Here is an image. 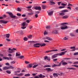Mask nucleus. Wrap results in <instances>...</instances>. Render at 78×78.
Wrapping results in <instances>:
<instances>
[{"label":"nucleus","mask_w":78,"mask_h":78,"mask_svg":"<svg viewBox=\"0 0 78 78\" xmlns=\"http://www.w3.org/2000/svg\"><path fill=\"white\" fill-rule=\"evenodd\" d=\"M63 39H64V40H68V38L65 37Z\"/></svg>","instance_id":"51"},{"label":"nucleus","mask_w":78,"mask_h":78,"mask_svg":"<svg viewBox=\"0 0 78 78\" xmlns=\"http://www.w3.org/2000/svg\"><path fill=\"white\" fill-rule=\"evenodd\" d=\"M0 22L1 23H4V24L7 23L8 22L7 21H3V20H1Z\"/></svg>","instance_id":"14"},{"label":"nucleus","mask_w":78,"mask_h":78,"mask_svg":"<svg viewBox=\"0 0 78 78\" xmlns=\"http://www.w3.org/2000/svg\"><path fill=\"white\" fill-rule=\"evenodd\" d=\"M58 51V50L57 49H54V50H52L50 51Z\"/></svg>","instance_id":"31"},{"label":"nucleus","mask_w":78,"mask_h":78,"mask_svg":"<svg viewBox=\"0 0 78 78\" xmlns=\"http://www.w3.org/2000/svg\"><path fill=\"white\" fill-rule=\"evenodd\" d=\"M25 64H30V62L27 61H25Z\"/></svg>","instance_id":"42"},{"label":"nucleus","mask_w":78,"mask_h":78,"mask_svg":"<svg viewBox=\"0 0 78 78\" xmlns=\"http://www.w3.org/2000/svg\"><path fill=\"white\" fill-rule=\"evenodd\" d=\"M61 2H58V5H61Z\"/></svg>","instance_id":"61"},{"label":"nucleus","mask_w":78,"mask_h":78,"mask_svg":"<svg viewBox=\"0 0 78 78\" xmlns=\"http://www.w3.org/2000/svg\"><path fill=\"white\" fill-rule=\"evenodd\" d=\"M24 58V56L23 55H21L20 56V59H22V58Z\"/></svg>","instance_id":"45"},{"label":"nucleus","mask_w":78,"mask_h":78,"mask_svg":"<svg viewBox=\"0 0 78 78\" xmlns=\"http://www.w3.org/2000/svg\"><path fill=\"white\" fill-rule=\"evenodd\" d=\"M46 44L44 43L43 44H40L39 43H36L35 44H33L34 47H40V46H37V45H41V47H44L45 46Z\"/></svg>","instance_id":"1"},{"label":"nucleus","mask_w":78,"mask_h":78,"mask_svg":"<svg viewBox=\"0 0 78 78\" xmlns=\"http://www.w3.org/2000/svg\"><path fill=\"white\" fill-rule=\"evenodd\" d=\"M29 42L30 43H33L34 44V43H36V41H29Z\"/></svg>","instance_id":"34"},{"label":"nucleus","mask_w":78,"mask_h":78,"mask_svg":"<svg viewBox=\"0 0 78 78\" xmlns=\"http://www.w3.org/2000/svg\"><path fill=\"white\" fill-rule=\"evenodd\" d=\"M65 8V7H64V6H60L59 7V9H62V8Z\"/></svg>","instance_id":"48"},{"label":"nucleus","mask_w":78,"mask_h":78,"mask_svg":"<svg viewBox=\"0 0 78 78\" xmlns=\"http://www.w3.org/2000/svg\"><path fill=\"white\" fill-rule=\"evenodd\" d=\"M20 34L22 35V36L23 35V31H21L20 32Z\"/></svg>","instance_id":"46"},{"label":"nucleus","mask_w":78,"mask_h":78,"mask_svg":"<svg viewBox=\"0 0 78 78\" xmlns=\"http://www.w3.org/2000/svg\"><path fill=\"white\" fill-rule=\"evenodd\" d=\"M59 15H60V16H63L65 15V13H64L63 12H62H62L59 13Z\"/></svg>","instance_id":"18"},{"label":"nucleus","mask_w":78,"mask_h":78,"mask_svg":"<svg viewBox=\"0 0 78 78\" xmlns=\"http://www.w3.org/2000/svg\"><path fill=\"white\" fill-rule=\"evenodd\" d=\"M75 46H73V47H70V48L71 49H75Z\"/></svg>","instance_id":"39"},{"label":"nucleus","mask_w":78,"mask_h":78,"mask_svg":"<svg viewBox=\"0 0 78 78\" xmlns=\"http://www.w3.org/2000/svg\"><path fill=\"white\" fill-rule=\"evenodd\" d=\"M69 34L70 36H73V37L75 36V35L73 33H70Z\"/></svg>","instance_id":"24"},{"label":"nucleus","mask_w":78,"mask_h":78,"mask_svg":"<svg viewBox=\"0 0 78 78\" xmlns=\"http://www.w3.org/2000/svg\"><path fill=\"white\" fill-rule=\"evenodd\" d=\"M24 75V74L23 73H20V76H23Z\"/></svg>","instance_id":"60"},{"label":"nucleus","mask_w":78,"mask_h":78,"mask_svg":"<svg viewBox=\"0 0 78 78\" xmlns=\"http://www.w3.org/2000/svg\"><path fill=\"white\" fill-rule=\"evenodd\" d=\"M67 69H70V70H76V69L74 68H67Z\"/></svg>","instance_id":"27"},{"label":"nucleus","mask_w":78,"mask_h":78,"mask_svg":"<svg viewBox=\"0 0 78 78\" xmlns=\"http://www.w3.org/2000/svg\"><path fill=\"white\" fill-rule=\"evenodd\" d=\"M8 69H9V68L7 66H5L3 68V69L4 70H8Z\"/></svg>","instance_id":"17"},{"label":"nucleus","mask_w":78,"mask_h":78,"mask_svg":"<svg viewBox=\"0 0 78 78\" xmlns=\"http://www.w3.org/2000/svg\"><path fill=\"white\" fill-rule=\"evenodd\" d=\"M50 4L51 5H54L55 4V2H54L53 1H50Z\"/></svg>","instance_id":"26"},{"label":"nucleus","mask_w":78,"mask_h":78,"mask_svg":"<svg viewBox=\"0 0 78 78\" xmlns=\"http://www.w3.org/2000/svg\"><path fill=\"white\" fill-rule=\"evenodd\" d=\"M44 67H51V66L50 65H46L44 66Z\"/></svg>","instance_id":"25"},{"label":"nucleus","mask_w":78,"mask_h":78,"mask_svg":"<svg viewBox=\"0 0 78 78\" xmlns=\"http://www.w3.org/2000/svg\"><path fill=\"white\" fill-rule=\"evenodd\" d=\"M34 64H36V63H34L33 64H30L29 65L27 66V68H31V67H33V66L34 65Z\"/></svg>","instance_id":"5"},{"label":"nucleus","mask_w":78,"mask_h":78,"mask_svg":"<svg viewBox=\"0 0 78 78\" xmlns=\"http://www.w3.org/2000/svg\"><path fill=\"white\" fill-rule=\"evenodd\" d=\"M32 6H28V7H26V8H27V9H29V8H31Z\"/></svg>","instance_id":"57"},{"label":"nucleus","mask_w":78,"mask_h":78,"mask_svg":"<svg viewBox=\"0 0 78 78\" xmlns=\"http://www.w3.org/2000/svg\"><path fill=\"white\" fill-rule=\"evenodd\" d=\"M39 77L41 78H44L45 77V76L42 75V74H41L40 75H39Z\"/></svg>","instance_id":"20"},{"label":"nucleus","mask_w":78,"mask_h":78,"mask_svg":"<svg viewBox=\"0 0 78 78\" xmlns=\"http://www.w3.org/2000/svg\"><path fill=\"white\" fill-rule=\"evenodd\" d=\"M46 29H50V27L49 26H47L46 27Z\"/></svg>","instance_id":"38"},{"label":"nucleus","mask_w":78,"mask_h":78,"mask_svg":"<svg viewBox=\"0 0 78 78\" xmlns=\"http://www.w3.org/2000/svg\"><path fill=\"white\" fill-rule=\"evenodd\" d=\"M72 66H73V67H77V68H78V65H72Z\"/></svg>","instance_id":"41"},{"label":"nucleus","mask_w":78,"mask_h":78,"mask_svg":"<svg viewBox=\"0 0 78 78\" xmlns=\"http://www.w3.org/2000/svg\"><path fill=\"white\" fill-rule=\"evenodd\" d=\"M24 40L25 41H28V38H27V37H24Z\"/></svg>","instance_id":"40"},{"label":"nucleus","mask_w":78,"mask_h":78,"mask_svg":"<svg viewBox=\"0 0 78 78\" xmlns=\"http://www.w3.org/2000/svg\"><path fill=\"white\" fill-rule=\"evenodd\" d=\"M69 17V16H64L62 17L63 19H67Z\"/></svg>","instance_id":"23"},{"label":"nucleus","mask_w":78,"mask_h":78,"mask_svg":"<svg viewBox=\"0 0 78 78\" xmlns=\"http://www.w3.org/2000/svg\"><path fill=\"white\" fill-rule=\"evenodd\" d=\"M26 22H27L28 23H29L30 22V21L28 20H26Z\"/></svg>","instance_id":"58"},{"label":"nucleus","mask_w":78,"mask_h":78,"mask_svg":"<svg viewBox=\"0 0 78 78\" xmlns=\"http://www.w3.org/2000/svg\"><path fill=\"white\" fill-rule=\"evenodd\" d=\"M74 56H76L78 55V52H75L74 53Z\"/></svg>","instance_id":"37"},{"label":"nucleus","mask_w":78,"mask_h":78,"mask_svg":"<svg viewBox=\"0 0 78 78\" xmlns=\"http://www.w3.org/2000/svg\"><path fill=\"white\" fill-rule=\"evenodd\" d=\"M6 41H8V42H9V41H11V40L10 39H8L6 38Z\"/></svg>","instance_id":"55"},{"label":"nucleus","mask_w":78,"mask_h":78,"mask_svg":"<svg viewBox=\"0 0 78 78\" xmlns=\"http://www.w3.org/2000/svg\"><path fill=\"white\" fill-rule=\"evenodd\" d=\"M16 57H18V58H20V54H18L17 52L16 53Z\"/></svg>","instance_id":"21"},{"label":"nucleus","mask_w":78,"mask_h":78,"mask_svg":"<svg viewBox=\"0 0 78 78\" xmlns=\"http://www.w3.org/2000/svg\"><path fill=\"white\" fill-rule=\"evenodd\" d=\"M36 10H39V11H41V7L40 6H36L34 8Z\"/></svg>","instance_id":"7"},{"label":"nucleus","mask_w":78,"mask_h":78,"mask_svg":"<svg viewBox=\"0 0 78 78\" xmlns=\"http://www.w3.org/2000/svg\"><path fill=\"white\" fill-rule=\"evenodd\" d=\"M53 33L54 34H57L59 33H58V30H53Z\"/></svg>","instance_id":"10"},{"label":"nucleus","mask_w":78,"mask_h":78,"mask_svg":"<svg viewBox=\"0 0 78 78\" xmlns=\"http://www.w3.org/2000/svg\"><path fill=\"white\" fill-rule=\"evenodd\" d=\"M39 13H40V12L39 11H37L35 12V14H39Z\"/></svg>","instance_id":"52"},{"label":"nucleus","mask_w":78,"mask_h":78,"mask_svg":"<svg viewBox=\"0 0 78 78\" xmlns=\"http://www.w3.org/2000/svg\"><path fill=\"white\" fill-rule=\"evenodd\" d=\"M6 72L7 73H8V74H11V71H10L7 70L6 71Z\"/></svg>","instance_id":"30"},{"label":"nucleus","mask_w":78,"mask_h":78,"mask_svg":"<svg viewBox=\"0 0 78 78\" xmlns=\"http://www.w3.org/2000/svg\"><path fill=\"white\" fill-rule=\"evenodd\" d=\"M30 9V10L29 11L30 12L28 13V15H29V16H33V15L34 14V12H33V11H32L31 9Z\"/></svg>","instance_id":"6"},{"label":"nucleus","mask_w":78,"mask_h":78,"mask_svg":"<svg viewBox=\"0 0 78 78\" xmlns=\"http://www.w3.org/2000/svg\"><path fill=\"white\" fill-rule=\"evenodd\" d=\"M67 51H65L62 52L61 53H60L59 54V56H62V55H64V53H66Z\"/></svg>","instance_id":"12"},{"label":"nucleus","mask_w":78,"mask_h":78,"mask_svg":"<svg viewBox=\"0 0 78 78\" xmlns=\"http://www.w3.org/2000/svg\"><path fill=\"white\" fill-rule=\"evenodd\" d=\"M9 67V69H13L14 68V67L12 66H10Z\"/></svg>","instance_id":"44"},{"label":"nucleus","mask_w":78,"mask_h":78,"mask_svg":"<svg viewBox=\"0 0 78 78\" xmlns=\"http://www.w3.org/2000/svg\"><path fill=\"white\" fill-rule=\"evenodd\" d=\"M57 60H58V59L57 58H55L53 59V61L55 62V61H57Z\"/></svg>","instance_id":"62"},{"label":"nucleus","mask_w":78,"mask_h":78,"mask_svg":"<svg viewBox=\"0 0 78 78\" xmlns=\"http://www.w3.org/2000/svg\"><path fill=\"white\" fill-rule=\"evenodd\" d=\"M62 12H63L64 13V12H67L69 11L67 10H62Z\"/></svg>","instance_id":"29"},{"label":"nucleus","mask_w":78,"mask_h":78,"mask_svg":"<svg viewBox=\"0 0 78 78\" xmlns=\"http://www.w3.org/2000/svg\"><path fill=\"white\" fill-rule=\"evenodd\" d=\"M22 17H25L26 16V15L25 14H23L22 15Z\"/></svg>","instance_id":"64"},{"label":"nucleus","mask_w":78,"mask_h":78,"mask_svg":"<svg viewBox=\"0 0 78 78\" xmlns=\"http://www.w3.org/2000/svg\"><path fill=\"white\" fill-rule=\"evenodd\" d=\"M53 75L54 77H57V76H58V74L56 73H54L53 74Z\"/></svg>","instance_id":"22"},{"label":"nucleus","mask_w":78,"mask_h":78,"mask_svg":"<svg viewBox=\"0 0 78 78\" xmlns=\"http://www.w3.org/2000/svg\"><path fill=\"white\" fill-rule=\"evenodd\" d=\"M7 13L9 14V15L10 16V17H11V18L14 19V18H16V16L13 15L12 13L11 12H7Z\"/></svg>","instance_id":"3"},{"label":"nucleus","mask_w":78,"mask_h":78,"mask_svg":"<svg viewBox=\"0 0 78 78\" xmlns=\"http://www.w3.org/2000/svg\"><path fill=\"white\" fill-rule=\"evenodd\" d=\"M78 64V62H74L73 63V64Z\"/></svg>","instance_id":"49"},{"label":"nucleus","mask_w":78,"mask_h":78,"mask_svg":"<svg viewBox=\"0 0 78 78\" xmlns=\"http://www.w3.org/2000/svg\"><path fill=\"white\" fill-rule=\"evenodd\" d=\"M61 5H62V6H66V5H67L64 4L63 3H61Z\"/></svg>","instance_id":"56"},{"label":"nucleus","mask_w":78,"mask_h":78,"mask_svg":"<svg viewBox=\"0 0 78 78\" xmlns=\"http://www.w3.org/2000/svg\"><path fill=\"white\" fill-rule=\"evenodd\" d=\"M62 26L61 27V28L62 30H65V29H67L68 27L67 25H62Z\"/></svg>","instance_id":"4"},{"label":"nucleus","mask_w":78,"mask_h":78,"mask_svg":"<svg viewBox=\"0 0 78 78\" xmlns=\"http://www.w3.org/2000/svg\"><path fill=\"white\" fill-rule=\"evenodd\" d=\"M39 65L38 64L34 65V66H33V68H35L36 67H37Z\"/></svg>","instance_id":"36"},{"label":"nucleus","mask_w":78,"mask_h":78,"mask_svg":"<svg viewBox=\"0 0 78 78\" xmlns=\"http://www.w3.org/2000/svg\"><path fill=\"white\" fill-rule=\"evenodd\" d=\"M61 65V63H60L59 65L54 64L52 66V67H56V66H60Z\"/></svg>","instance_id":"16"},{"label":"nucleus","mask_w":78,"mask_h":78,"mask_svg":"<svg viewBox=\"0 0 78 78\" xmlns=\"http://www.w3.org/2000/svg\"><path fill=\"white\" fill-rule=\"evenodd\" d=\"M9 53H14V51L12 50V49H11V48H9Z\"/></svg>","instance_id":"11"},{"label":"nucleus","mask_w":78,"mask_h":78,"mask_svg":"<svg viewBox=\"0 0 78 78\" xmlns=\"http://www.w3.org/2000/svg\"><path fill=\"white\" fill-rule=\"evenodd\" d=\"M4 36H6V37L7 38H9V34H7L4 35Z\"/></svg>","instance_id":"28"},{"label":"nucleus","mask_w":78,"mask_h":78,"mask_svg":"<svg viewBox=\"0 0 78 78\" xmlns=\"http://www.w3.org/2000/svg\"><path fill=\"white\" fill-rule=\"evenodd\" d=\"M53 11H51V12H49V11H48V16H51V15H53Z\"/></svg>","instance_id":"8"},{"label":"nucleus","mask_w":78,"mask_h":78,"mask_svg":"<svg viewBox=\"0 0 78 78\" xmlns=\"http://www.w3.org/2000/svg\"><path fill=\"white\" fill-rule=\"evenodd\" d=\"M29 29H31L32 28H33V26L32 25H30L29 27Z\"/></svg>","instance_id":"43"},{"label":"nucleus","mask_w":78,"mask_h":78,"mask_svg":"<svg viewBox=\"0 0 78 78\" xmlns=\"http://www.w3.org/2000/svg\"><path fill=\"white\" fill-rule=\"evenodd\" d=\"M46 70H47L48 72H53V69H51L50 68H47L45 69Z\"/></svg>","instance_id":"13"},{"label":"nucleus","mask_w":78,"mask_h":78,"mask_svg":"<svg viewBox=\"0 0 78 78\" xmlns=\"http://www.w3.org/2000/svg\"><path fill=\"white\" fill-rule=\"evenodd\" d=\"M45 39H47V40H49V41H51L52 40V39L49 37H46Z\"/></svg>","instance_id":"19"},{"label":"nucleus","mask_w":78,"mask_h":78,"mask_svg":"<svg viewBox=\"0 0 78 78\" xmlns=\"http://www.w3.org/2000/svg\"><path fill=\"white\" fill-rule=\"evenodd\" d=\"M28 24L26 23L25 22H23L22 23V27L21 28L23 29H25L27 28V26L28 25Z\"/></svg>","instance_id":"2"},{"label":"nucleus","mask_w":78,"mask_h":78,"mask_svg":"<svg viewBox=\"0 0 78 78\" xmlns=\"http://www.w3.org/2000/svg\"><path fill=\"white\" fill-rule=\"evenodd\" d=\"M35 17L36 18H37L38 17V15L37 14H35Z\"/></svg>","instance_id":"54"},{"label":"nucleus","mask_w":78,"mask_h":78,"mask_svg":"<svg viewBox=\"0 0 78 78\" xmlns=\"http://www.w3.org/2000/svg\"><path fill=\"white\" fill-rule=\"evenodd\" d=\"M64 60H62L61 62L62 63V64L63 65H67V63L66 62H64Z\"/></svg>","instance_id":"15"},{"label":"nucleus","mask_w":78,"mask_h":78,"mask_svg":"<svg viewBox=\"0 0 78 78\" xmlns=\"http://www.w3.org/2000/svg\"><path fill=\"white\" fill-rule=\"evenodd\" d=\"M42 7L43 9H45L46 7L45 5H43Z\"/></svg>","instance_id":"35"},{"label":"nucleus","mask_w":78,"mask_h":78,"mask_svg":"<svg viewBox=\"0 0 78 78\" xmlns=\"http://www.w3.org/2000/svg\"><path fill=\"white\" fill-rule=\"evenodd\" d=\"M30 75L29 74H26L25 75V76H30Z\"/></svg>","instance_id":"50"},{"label":"nucleus","mask_w":78,"mask_h":78,"mask_svg":"<svg viewBox=\"0 0 78 78\" xmlns=\"http://www.w3.org/2000/svg\"><path fill=\"white\" fill-rule=\"evenodd\" d=\"M66 50V49H63L62 50H61V51H65Z\"/></svg>","instance_id":"63"},{"label":"nucleus","mask_w":78,"mask_h":78,"mask_svg":"<svg viewBox=\"0 0 78 78\" xmlns=\"http://www.w3.org/2000/svg\"><path fill=\"white\" fill-rule=\"evenodd\" d=\"M11 64H15V62L12 61L11 62Z\"/></svg>","instance_id":"59"},{"label":"nucleus","mask_w":78,"mask_h":78,"mask_svg":"<svg viewBox=\"0 0 78 78\" xmlns=\"http://www.w3.org/2000/svg\"><path fill=\"white\" fill-rule=\"evenodd\" d=\"M32 35H30L27 36L28 37L29 39H30V38H31L32 37Z\"/></svg>","instance_id":"32"},{"label":"nucleus","mask_w":78,"mask_h":78,"mask_svg":"<svg viewBox=\"0 0 78 78\" xmlns=\"http://www.w3.org/2000/svg\"><path fill=\"white\" fill-rule=\"evenodd\" d=\"M68 6H73L72 4H69L68 5Z\"/></svg>","instance_id":"53"},{"label":"nucleus","mask_w":78,"mask_h":78,"mask_svg":"<svg viewBox=\"0 0 78 78\" xmlns=\"http://www.w3.org/2000/svg\"><path fill=\"white\" fill-rule=\"evenodd\" d=\"M48 34V33L46 32V31H45L44 32V34L45 35V34Z\"/></svg>","instance_id":"47"},{"label":"nucleus","mask_w":78,"mask_h":78,"mask_svg":"<svg viewBox=\"0 0 78 78\" xmlns=\"http://www.w3.org/2000/svg\"><path fill=\"white\" fill-rule=\"evenodd\" d=\"M68 24V23H62L61 25H67Z\"/></svg>","instance_id":"33"},{"label":"nucleus","mask_w":78,"mask_h":78,"mask_svg":"<svg viewBox=\"0 0 78 78\" xmlns=\"http://www.w3.org/2000/svg\"><path fill=\"white\" fill-rule=\"evenodd\" d=\"M57 56H59V54H54L52 56V58H55L57 57Z\"/></svg>","instance_id":"9"}]
</instances>
